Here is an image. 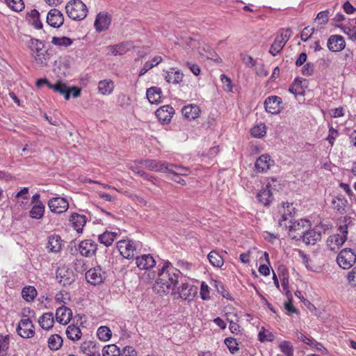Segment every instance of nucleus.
<instances>
[{"mask_svg":"<svg viewBox=\"0 0 356 356\" xmlns=\"http://www.w3.org/2000/svg\"><path fill=\"white\" fill-rule=\"evenodd\" d=\"M332 204L335 210L339 213H343L345 212L348 201L343 195H338L332 200Z\"/></svg>","mask_w":356,"mask_h":356,"instance_id":"nucleus-31","label":"nucleus"},{"mask_svg":"<svg viewBox=\"0 0 356 356\" xmlns=\"http://www.w3.org/2000/svg\"><path fill=\"white\" fill-rule=\"evenodd\" d=\"M27 17L29 23L33 25L35 28L38 29L42 28V23L40 20V13L37 10H32L30 13H28Z\"/></svg>","mask_w":356,"mask_h":356,"instance_id":"nucleus-37","label":"nucleus"},{"mask_svg":"<svg viewBox=\"0 0 356 356\" xmlns=\"http://www.w3.org/2000/svg\"><path fill=\"white\" fill-rule=\"evenodd\" d=\"M63 241L58 235H51L48 238L47 248L51 252L58 253L62 249Z\"/></svg>","mask_w":356,"mask_h":356,"instance_id":"nucleus-26","label":"nucleus"},{"mask_svg":"<svg viewBox=\"0 0 356 356\" xmlns=\"http://www.w3.org/2000/svg\"><path fill=\"white\" fill-rule=\"evenodd\" d=\"M103 356H120V348L115 344L105 346L102 349Z\"/></svg>","mask_w":356,"mask_h":356,"instance_id":"nucleus-45","label":"nucleus"},{"mask_svg":"<svg viewBox=\"0 0 356 356\" xmlns=\"http://www.w3.org/2000/svg\"><path fill=\"white\" fill-rule=\"evenodd\" d=\"M56 92L63 95L65 99L68 100L70 99V94H72L74 98L79 97L81 95V89L75 86L67 88L65 83L61 82Z\"/></svg>","mask_w":356,"mask_h":356,"instance_id":"nucleus-21","label":"nucleus"},{"mask_svg":"<svg viewBox=\"0 0 356 356\" xmlns=\"http://www.w3.org/2000/svg\"><path fill=\"white\" fill-rule=\"evenodd\" d=\"M207 257L210 263L215 267L220 268L224 264L222 257L216 251H211Z\"/></svg>","mask_w":356,"mask_h":356,"instance_id":"nucleus-41","label":"nucleus"},{"mask_svg":"<svg viewBox=\"0 0 356 356\" xmlns=\"http://www.w3.org/2000/svg\"><path fill=\"white\" fill-rule=\"evenodd\" d=\"M31 48L33 51V56L35 54L44 51V44L42 41L37 39L31 40Z\"/></svg>","mask_w":356,"mask_h":356,"instance_id":"nucleus-48","label":"nucleus"},{"mask_svg":"<svg viewBox=\"0 0 356 356\" xmlns=\"http://www.w3.org/2000/svg\"><path fill=\"white\" fill-rule=\"evenodd\" d=\"M136 263L137 266L142 270H148L156 265L154 259L150 254H143L136 257Z\"/></svg>","mask_w":356,"mask_h":356,"instance_id":"nucleus-22","label":"nucleus"},{"mask_svg":"<svg viewBox=\"0 0 356 356\" xmlns=\"http://www.w3.org/2000/svg\"><path fill=\"white\" fill-rule=\"evenodd\" d=\"M111 22V16L107 13H99L96 17L95 26L98 32L106 31Z\"/></svg>","mask_w":356,"mask_h":356,"instance_id":"nucleus-17","label":"nucleus"},{"mask_svg":"<svg viewBox=\"0 0 356 356\" xmlns=\"http://www.w3.org/2000/svg\"><path fill=\"white\" fill-rule=\"evenodd\" d=\"M280 348L286 356H293V349L290 342L286 341H282L280 344Z\"/></svg>","mask_w":356,"mask_h":356,"instance_id":"nucleus-51","label":"nucleus"},{"mask_svg":"<svg viewBox=\"0 0 356 356\" xmlns=\"http://www.w3.org/2000/svg\"><path fill=\"white\" fill-rule=\"evenodd\" d=\"M179 297L184 300H191L197 293V288L181 282V285L178 287Z\"/></svg>","mask_w":356,"mask_h":356,"instance_id":"nucleus-18","label":"nucleus"},{"mask_svg":"<svg viewBox=\"0 0 356 356\" xmlns=\"http://www.w3.org/2000/svg\"><path fill=\"white\" fill-rule=\"evenodd\" d=\"M98 338L103 341H108L112 336L110 328L107 326H100L97 332Z\"/></svg>","mask_w":356,"mask_h":356,"instance_id":"nucleus-46","label":"nucleus"},{"mask_svg":"<svg viewBox=\"0 0 356 356\" xmlns=\"http://www.w3.org/2000/svg\"><path fill=\"white\" fill-rule=\"evenodd\" d=\"M72 316V312L70 308L62 306L56 309V319L63 325L67 324Z\"/></svg>","mask_w":356,"mask_h":356,"instance_id":"nucleus-23","label":"nucleus"},{"mask_svg":"<svg viewBox=\"0 0 356 356\" xmlns=\"http://www.w3.org/2000/svg\"><path fill=\"white\" fill-rule=\"evenodd\" d=\"M138 163L145 168L154 172L178 173L175 169L181 170L177 165L154 159H140Z\"/></svg>","mask_w":356,"mask_h":356,"instance_id":"nucleus-2","label":"nucleus"},{"mask_svg":"<svg viewBox=\"0 0 356 356\" xmlns=\"http://www.w3.org/2000/svg\"><path fill=\"white\" fill-rule=\"evenodd\" d=\"M330 11L328 10H325L323 11H321L318 13L316 19L321 20V22H319L321 24H325L328 21Z\"/></svg>","mask_w":356,"mask_h":356,"instance_id":"nucleus-58","label":"nucleus"},{"mask_svg":"<svg viewBox=\"0 0 356 356\" xmlns=\"http://www.w3.org/2000/svg\"><path fill=\"white\" fill-rule=\"evenodd\" d=\"M48 347L51 350H58L62 346L63 340L57 334H51L48 339Z\"/></svg>","mask_w":356,"mask_h":356,"instance_id":"nucleus-35","label":"nucleus"},{"mask_svg":"<svg viewBox=\"0 0 356 356\" xmlns=\"http://www.w3.org/2000/svg\"><path fill=\"white\" fill-rule=\"evenodd\" d=\"M251 134L255 138H260L266 134V127L264 124L254 126L251 129Z\"/></svg>","mask_w":356,"mask_h":356,"instance_id":"nucleus-54","label":"nucleus"},{"mask_svg":"<svg viewBox=\"0 0 356 356\" xmlns=\"http://www.w3.org/2000/svg\"><path fill=\"white\" fill-rule=\"evenodd\" d=\"M97 245L92 240L88 239L81 241L79 245V250L82 256L90 257L95 254Z\"/></svg>","mask_w":356,"mask_h":356,"instance_id":"nucleus-15","label":"nucleus"},{"mask_svg":"<svg viewBox=\"0 0 356 356\" xmlns=\"http://www.w3.org/2000/svg\"><path fill=\"white\" fill-rule=\"evenodd\" d=\"M282 104V98L273 95L267 97L264 101L265 110L272 114H278L280 113Z\"/></svg>","mask_w":356,"mask_h":356,"instance_id":"nucleus-11","label":"nucleus"},{"mask_svg":"<svg viewBox=\"0 0 356 356\" xmlns=\"http://www.w3.org/2000/svg\"><path fill=\"white\" fill-rule=\"evenodd\" d=\"M301 81L296 79L293 84L289 87V91L294 95H302L304 94V89L301 85Z\"/></svg>","mask_w":356,"mask_h":356,"instance_id":"nucleus-49","label":"nucleus"},{"mask_svg":"<svg viewBox=\"0 0 356 356\" xmlns=\"http://www.w3.org/2000/svg\"><path fill=\"white\" fill-rule=\"evenodd\" d=\"M181 170H177V169H175V170L178 171L179 172L178 173H172V175H174V177L172 178V180H173L174 181L177 182V183H179L181 185H185L186 184V181L184 179H183L179 175H184V174L182 172V171L184 170L183 168L179 166Z\"/></svg>","mask_w":356,"mask_h":356,"instance_id":"nucleus-59","label":"nucleus"},{"mask_svg":"<svg viewBox=\"0 0 356 356\" xmlns=\"http://www.w3.org/2000/svg\"><path fill=\"white\" fill-rule=\"evenodd\" d=\"M134 48L133 43L131 42H122L115 45H110L108 47L109 51L111 54L117 56H121L126 54L127 51Z\"/></svg>","mask_w":356,"mask_h":356,"instance_id":"nucleus-20","label":"nucleus"},{"mask_svg":"<svg viewBox=\"0 0 356 356\" xmlns=\"http://www.w3.org/2000/svg\"><path fill=\"white\" fill-rule=\"evenodd\" d=\"M200 296L203 300H208L209 298V286L202 283L200 288Z\"/></svg>","mask_w":356,"mask_h":356,"instance_id":"nucleus-63","label":"nucleus"},{"mask_svg":"<svg viewBox=\"0 0 356 356\" xmlns=\"http://www.w3.org/2000/svg\"><path fill=\"white\" fill-rule=\"evenodd\" d=\"M345 47V40L341 35H332L327 40V48L333 52L341 51Z\"/></svg>","mask_w":356,"mask_h":356,"instance_id":"nucleus-16","label":"nucleus"},{"mask_svg":"<svg viewBox=\"0 0 356 356\" xmlns=\"http://www.w3.org/2000/svg\"><path fill=\"white\" fill-rule=\"evenodd\" d=\"M22 298L27 302L33 301L37 296V291L34 286H28L22 291Z\"/></svg>","mask_w":356,"mask_h":356,"instance_id":"nucleus-40","label":"nucleus"},{"mask_svg":"<svg viewBox=\"0 0 356 356\" xmlns=\"http://www.w3.org/2000/svg\"><path fill=\"white\" fill-rule=\"evenodd\" d=\"M314 32V28H309V26L305 27L301 35L300 38L302 41L306 42L309 38L312 37V35Z\"/></svg>","mask_w":356,"mask_h":356,"instance_id":"nucleus-57","label":"nucleus"},{"mask_svg":"<svg viewBox=\"0 0 356 356\" xmlns=\"http://www.w3.org/2000/svg\"><path fill=\"white\" fill-rule=\"evenodd\" d=\"M56 278L59 283L63 286L70 285L75 280V275L72 270L65 267L61 266L57 269Z\"/></svg>","mask_w":356,"mask_h":356,"instance_id":"nucleus-10","label":"nucleus"},{"mask_svg":"<svg viewBox=\"0 0 356 356\" xmlns=\"http://www.w3.org/2000/svg\"><path fill=\"white\" fill-rule=\"evenodd\" d=\"M225 343L229 350V351L234 354L238 350V343L236 339L232 337H227L225 339Z\"/></svg>","mask_w":356,"mask_h":356,"instance_id":"nucleus-52","label":"nucleus"},{"mask_svg":"<svg viewBox=\"0 0 356 356\" xmlns=\"http://www.w3.org/2000/svg\"><path fill=\"white\" fill-rule=\"evenodd\" d=\"M220 80L223 83V88L227 92L232 91V85L231 79L227 76L225 74L220 75Z\"/></svg>","mask_w":356,"mask_h":356,"instance_id":"nucleus-55","label":"nucleus"},{"mask_svg":"<svg viewBox=\"0 0 356 356\" xmlns=\"http://www.w3.org/2000/svg\"><path fill=\"white\" fill-rule=\"evenodd\" d=\"M65 332L67 338L72 341L78 340L81 337L80 328L74 325H69Z\"/></svg>","mask_w":356,"mask_h":356,"instance_id":"nucleus-38","label":"nucleus"},{"mask_svg":"<svg viewBox=\"0 0 356 356\" xmlns=\"http://www.w3.org/2000/svg\"><path fill=\"white\" fill-rule=\"evenodd\" d=\"M155 113L159 121L168 123L175 113V110L170 105H165L158 108Z\"/></svg>","mask_w":356,"mask_h":356,"instance_id":"nucleus-19","label":"nucleus"},{"mask_svg":"<svg viewBox=\"0 0 356 356\" xmlns=\"http://www.w3.org/2000/svg\"><path fill=\"white\" fill-rule=\"evenodd\" d=\"M38 204L33 205L29 211V216L34 219H41L44 216L45 207L42 202H38Z\"/></svg>","mask_w":356,"mask_h":356,"instance_id":"nucleus-34","label":"nucleus"},{"mask_svg":"<svg viewBox=\"0 0 356 356\" xmlns=\"http://www.w3.org/2000/svg\"><path fill=\"white\" fill-rule=\"evenodd\" d=\"M70 221L72 222L74 229H76L78 233H81L83 226L86 223V217L83 215L74 213L70 217Z\"/></svg>","mask_w":356,"mask_h":356,"instance_id":"nucleus-25","label":"nucleus"},{"mask_svg":"<svg viewBox=\"0 0 356 356\" xmlns=\"http://www.w3.org/2000/svg\"><path fill=\"white\" fill-rule=\"evenodd\" d=\"M48 206L51 212L61 213L67 210L69 208V203L65 198L56 197L49 200Z\"/></svg>","mask_w":356,"mask_h":356,"instance_id":"nucleus-12","label":"nucleus"},{"mask_svg":"<svg viewBox=\"0 0 356 356\" xmlns=\"http://www.w3.org/2000/svg\"><path fill=\"white\" fill-rule=\"evenodd\" d=\"M38 323L42 329L50 330L53 327L54 323L53 314L50 312L44 313L39 318Z\"/></svg>","mask_w":356,"mask_h":356,"instance_id":"nucleus-29","label":"nucleus"},{"mask_svg":"<svg viewBox=\"0 0 356 356\" xmlns=\"http://www.w3.org/2000/svg\"><path fill=\"white\" fill-rule=\"evenodd\" d=\"M116 232L106 231L99 236L98 240L99 243L104 244L106 247H108L112 245L116 238Z\"/></svg>","mask_w":356,"mask_h":356,"instance_id":"nucleus-33","label":"nucleus"},{"mask_svg":"<svg viewBox=\"0 0 356 356\" xmlns=\"http://www.w3.org/2000/svg\"><path fill=\"white\" fill-rule=\"evenodd\" d=\"M9 336L0 334V350L6 351L8 348Z\"/></svg>","mask_w":356,"mask_h":356,"instance_id":"nucleus-60","label":"nucleus"},{"mask_svg":"<svg viewBox=\"0 0 356 356\" xmlns=\"http://www.w3.org/2000/svg\"><path fill=\"white\" fill-rule=\"evenodd\" d=\"M117 248L120 254L128 259L133 258L136 253V247L133 241L121 240L117 243Z\"/></svg>","mask_w":356,"mask_h":356,"instance_id":"nucleus-7","label":"nucleus"},{"mask_svg":"<svg viewBox=\"0 0 356 356\" xmlns=\"http://www.w3.org/2000/svg\"><path fill=\"white\" fill-rule=\"evenodd\" d=\"M7 6L15 12H20L24 8L23 0H5Z\"/></svg>","mask_w":356,"mask_h":356,"instance_id":"nucleus-47","label":"nucleus"},{"mask_svg":"<svg viewBox=\"0 0 356 356\" xmlns=\"http://www.w3.org/2000/svg\"><path fill=\"white\" fill-rule=\"evenodd\" d=\"M272 162L270 156L263 154L257 159L255 162V168L259 171H264L269 169L270 163Z\"/></svg>","mask_w":356,"mask_h":356,"instance_id":"nucleus-30","label":"nucleus"},{"mask_svg":"<svg viewBox=\"0 0 356 356\" xmlns=\"http://www.w3.org/2000/svg\"><path fill=\"white\" fill-rule=\"evenodd\" d=\"M35 63L38 67H44L47 65V61L49 59V54L47 50L35 54L33 55Z\"/></svg>","mask_w":356,"mask_h":356,"instance_id":"nucleus-39","label":"nucleus"},{"mask_svg":"<svg viewBox=\"0 0 356 356\" xmlns=\"http://www.w3.org/2000/svg\"><path fill=\"white\" fill-rule=\"evenodd\" d=\"M86 279L88 283L96 286L103 282L105 279V272L99 266L90 268L86 273Z\"/></svg>","mask_w":356,"mask_h":356,"instance_id":"nucleus-8","label":"nucleus"},{"mask_svg":"<svg viewBox=\"0 0 356 356\" xmlns=\"http://www.w3.org/2000/svg\"><path fill=\"white\" fill-rule=\"evenodd\" d=\"M298 234L306 245H314L321 239V232L315 229L301 230Z\"/></svg>","mask_w":356,"mask_h":356,"instance_id":"nucleus-13","label":"nucleus"},{"mask_svg":"<svg viewBox=\"0 0 356 356\" xmlns=\"http://www.w3.org/2000/svg\"><path fill=\"white\" fill-rule=\"evenodd\" d=\"M161 61L162 58L161 56H155L151 60L146 62L143 68L140 70L139 76L144 75L146 72H147V71H149L153 67L157 65Z\"/></svg>","mask_w":356,"mask_h":356,"instance_id":"nucleus-42","label":"nucleus"},{"mask_svg":"<svg viewBox=\"0 0 356 356\" xmlns=\"http://www.w3.org/2000/svg\"><path fill=\"white\" fill-rule=\"evenodd\" d=\"M338 229L340 233L331 236L329 241L331 242L334 241L337 246H341L347 239L348 225L345 223L343 225H340Z\"/></svg>","mask_w":356,"mask_h":356,"instance_id":"nucleus-24","label":"nucleus"},{"mask_svg":"<svg viewBox=\"0 0 356 356\" xmlns=\"http://www.w3.org/2000/svg\"><path fill=\"white\" fill-rule=\"evenodd\" d=\"M121 356H136V352L134 348L131 346H126L124 348Z\"/></svg>","mask_w":356,"mask_h":356,"instance_id":"nucleus-64","label":"nucleus"},{"mask_svg":"<svg viewBox=\"0 0 356 356\" xmlns=\"http://www.w3.org/2000/svg\"><path fill=\"white\" fill-rule=\"evenodd\" d=\"M183 77L184 74L179 70L172 69L171 72H167L165 79L170 83L178 84L182 81Z\"/></svg>","mask_w":356,"mask_h":356,"instance_id":"nucleus-32","label":"nucleus"},{"mask_svg":"<svg viewBox=\"0 0 356 356\" xmlns=\"http://www.w3.org/2000/svg\"><path fill=\"white\" fill-rule=\"evenodd\" d=\"M259 340L261 342L268 341H271L273 340V334L268 330H266L264 327H262L258 334Z\"/></svg>","mask_w":356,"mask_h":356,"instance_id":"nucleus-53","label":"nucleus"},{"mask_svg":"<svg viewBox=\"0 0 356 356\" xmlns=\"http://www.w3.org/2000/svg\"><path fill=\"white\" fill-rule=\"evenodd\" d=\"M285 44L284 41L277 36L270 46L269 53L274 56H276L282 51Z\"/></svg>","mask_w":356,"mask_h":356,"instance_id":"nucleus-43","label":"nucleus"},{"mask_svg":"<svg viewBox=\"0 0 356 356\" xmlns=\"http://www.w3.org/2000/svg\"><path fill=\"white\" fill-rule=\"evenodd\" d=\"M277 182V179L275 178H271L268 181L266 187L264 189H261L257 194V200L259 203L262 204L264 206H269L272 202L273 197V186H275V183Z\"/></svg>","mask_w":356,"mask_h":356,"instance_id":"nucleus-4","label":"nucleus"},{"mask_svg":"<svg viewBox=\"0 0 356 356\" xmlns=\"http://www.w3.org/2000/svg\"><path fill=\"white\" fill-rule=\"evenodd\" d=\"M356 261V255L350 249H343L338 254L337 264L343 269L350 268Z\"/></svg>","mask_w":356,"mask_h":356,"instance_id":"nucleus-5","label":"nucleus"},{"mask_svg":"<svg viewBox=\"0 0 356 356\" xmlns=\"http://www.w3.org/2000/svg\"><path fill=\"white\" fill-rule=\"evenodd\" d=\"M66 13L73 20H82L87 16L88 8L81 0H72L65 6Z\"/></svg>","mask_w":356,"mask_h":356,"instance_id":"nucleus-3","label":"nucleus"},{"mask_svg":"<svg viewBox=\"0 0 356 356\" xmlns=\"http://www.w3.org/2000/svg\"><path fill=\"white\" fill-rule=\"evenodd\" d=\"M114 88L113 82L111 80H102L99 82L98 89L101 94L106 95L111 94Z\"/></svg>","mask_w":356,"mask_h":356,"instance_id":"nucleus-36","label":"nucleus"},{"mask_svg":"<svg viewBox=\"0 0 356 356\" xmlns=\"http://www.w3.org/2000/svg\"><path fill=\"white\" fill-rule=\"evenodd\" d=\"M182 114L188 120L197 118L200 113V109L197 105L189 104L185 106L181 110Z\"/></svg>","mask_w":356,"mask_h":356,"instance_id":"nucleus-27","label":"nucleus"},{"mask_svg":"<svg viewBox=\"0 0 356 356\" xmlns=\"http://www.w3.org/2000/svg\"><path fill=\"white\" fill-rule=\"evenodd\" d=\"M47 22L54 28H59L64 22L63 14L58 9H51L47 15Z\"/></svg>","mask_w":356,"mask_h":356,"instance_id":"nucleus-14","label":"nucleus"},{"mask_svg":"<svg viewBox=\"0 0 356 356\" xmlns=\"http://www.w3.org/2000/svg\"><path fill=\"white\" fill-rule=\"evenodd\" d=\"M17 334L22 338L29 339L34 336V325L29 318L22 319L17 327Z\"/></svg>","mask_w":356,"mask_h":356,"instance_id":"nucleus-9","label":"nucleus"},{"mask_svg":"<svg viewBox=\"0 0 356 356\" xmlns=\"http://www.w3.org/2000/svg\"><path fill=\"white\" fill-rule=\"evenodd\" d=\"M314 72V65L311 62L307 63L302 67V74L305 76H311Z\"/></svg>","mask_w":356,"mask_h":356,"instance_id":"nucleus-56","label":"nucleus"},{"mask_svg":"<svg viewBox=\"0 0 356 356\" xmlns=\"http://www.w3.org/2000/svg\"><path fill=\"white\" fill-rule=\"evenodd\" d=\"M52 44L56 45V46H63V47H68L71 45L73 42V40L67 37H54L51 40Z\"/></svg>","mask_w":356,"mask_h":356,"instance_id":"nucleus-50","label":"nucleus"},{"mask_svg":"<svg viewBox=\"0 0 356 356\" xmlns=\"http://www.w3.org/2000/svg\"><path fill=\"white\" fill-rule=\"evenodd\" d=\"M296 337L300 340L301 341L304 342L305 343L313 346L314 344V340L312 339H309L305 335H304L302 333L296 332Z\"/></svg>","mask_w":356,"mask_h":356,"instance_id":"nucleus-62","label":"nucleus"},{"mask_svg":"<svg viewBox=\"0 0 356 356\" xmlns=\"http://www.w3.org/2000/svg\"><path fill=\"white\" fill-rule=\"evenodd\" d=\"M161 90L157 87H151L147 90L146 96L150 104H159L161 99Z\"/></svg>","mask_w":356,"mask_h":356,"instance_id":"nucleus-28","label":"nucleus"},{"mask_svg":"<svg viewBox=\"0 0 356 356\" xmlns=\"http://www.w3.org/2000/svg\"><path fill=\"white\" fill-rule=\"evenodd\" d=\"M79 349L81 352L90 356L91 354H93L94 351L96 350L97 347L93 341H86L81 344Z\"/></svg>","mask_w":356,"mask_h":356,"instance_id":"nucleus-44","label":"nucleus"},{"mask_svg":"<svg viewBox=\"0 0 356 356\" xmlns=\"http://www.w3.org/2000/svg\"><path fill=\"white\" fill-rule=\"evenodd\" d=\"M309 227H310V225L308 220L300 219V220L294 222H292L291 220H290L289 225V235L292 239L300 241L301 240V238L298 233H300L301 230H307Z\"/></svg>","mask_w":356,"mask_h":356,"instance_id":"nucleus-6","label":"nucleus"},{"mask_svg":"<svg viewBox=\"0 0 356 356\" xmlns=\"http://www.w3.org/2000/svg\"><path fill=\"white\" fill-rule=\"evenodd\" d=\"M180 274V271L169 261L165 262L159 270L158 277L153 286L154 291L159 293H168L170 291H173L178 284Z\"/></svg>","mask_w":356,"mask_h":356,"instance_id":"nucleus-1","label":"nucleus"},{"mask_svg":"<svg viewBox=\"0 0 356 356\" xmlns=\"http://www.w3.org/2000/svg\"><path fill=\"white\" fill-rule=\"evenodd\" d=\"M138 160H136L134 161V163L132 165H130L129 166V168L133 171L134 173L138 174L140 175V174L143 172L142 168H144V166H142V165L138 164Z\"/></svg>","mask_w":356,"mask_h":356,"instance_id":"nucleus-61","label":"nucleus"}]
</instances>
